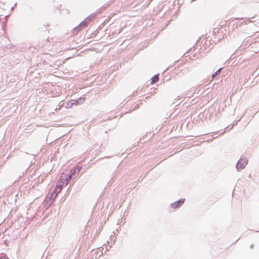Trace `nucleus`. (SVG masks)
I'll return each instance as SVG.
<instances>
[{
  "mask_svg": "<svg viewBox=\"0 0 259 259\" xmlns=\"http://www.w3.org/2000/svg\"><path fill=\"white\" fill-rule=\"evenodd\" d=\"M82 167L81 166H78L76 167H74L70 171V174L69 175L67 178H66V184L68 183L69 181L71 179L72 176L74 175L76 173H79Z\"/></svg>",
  "mask_w": 259,
  "mask_h": 259,
  "instance_id": "1",
  "label": "nucleus"
},
{
  "mask_svg": "<svg viewBox=\"0 0 259 259\" xmlns=\"http://www.w3.org/2000/svg\"><path fill=\"white\" fill-rule=\"evenodd\" d=\"M247 164V160L245 158H241L238 161L236 168L239 170L244 168Z\"/></svg>",
  "mask_w": 259,
  "mask_h": 259,
  "instance_id": "2",
  "label": "nucleus"
},
{
  "mask_svg": "<svg viewBox=\"0 0 259 259\" xmlns=\"http://www.w3.org/2000/svg\"><path fill=\"white\" fill-rule=\"evenodd\" d=\"M185 199H181L178 201H176L171 204V207L174 208H176L184 203Z\"/></svg>",
  "mask_w": 259,
  "mask_h": 259,
  "instance_id": "3",
  "label": "nucleus"
},
{
  "mask_svg": "<svg viewBox=\"0 0 259 259\" xmlns=\"http://www.w3.org/2000/svg\"><path fill=\"white\" fill-rule=\"evenodd\" d=\"M159 80V77L158 75H154L151 79V84H154Z\"/></svg>",
  "mask_w": 259,
  "mask_h": 259,
  "instance_id": "4",
  "label": "nucleus"
},
{
  "mask_svg": "<svg viewBox=\"0 0 259 259\" xmlns=\"http://www.w3.org/2000/svg\"><path fill=\"white\" fill-rule=\"evenodd\" d=\"M62 189V187L60 185H57L55 190V192H57V194L59 193Z\"/></svg>",
  "mask_w": 259,
  "mask_h": 259,
  "instance_id": "5",
  "label": "nucleus"
},
{
  "mask_svg": "<svg viewBox=\"0 0 259 259\" xmlns=\"http://www.w3.org/2000/svg\"><path fill=\"white\" fill-rule=\"evenodd\" d=\"M221 69H218L214 74L212 75V77L213 78L214 76H215L219 74L221 72Z\"/></svg>",
  "mask_w": 259,
  "mask_h": 259,
  "instance_id": "6",
  "label": "nucleus"
},
{
  "mask_svg": "<svg viewBox=\"0 0 259 259\" xmlns=\"http://www.w3.org/2000/svg\"><path fill=\"white\" fill-rule=\"evenodd\" d=\"M64 175H65V173H64V172H63V173L62 174V175H61V180H63V179L64 178Z\"/></svg>",
  "mask_w": 259,
  "mask_h": 259,
  "instance_id": "7",
  "label": "nucleus"
},
{
  "mask_svg": "<svg viewBox=\"0 0 259 259\" xmlns=\"http://www.w3.org/2000/svg\"><path fill=\"white\" fill-rule=\"evenodd\" d=\"M0 259H7V258L5 256H1V257H0Z\"/></svg>",
  "mask_w": 259,
  "mask_h": 259,
  "instance_id": "8",
  "label": "nucleus"
},
{
  "mask_svg": "<svg viewBox=\"0 0 259 259\" xmlns=\"http://www.w3.org/2000/svg\"><path fill=\"white\" fill-rule=\"evenodd\" d=\"M250 247L251 248H252L253 247V244H251Z\"/></svg>",
  "mask_w": 259,
  "mask_h": 259,
  "instance_id": "9",
  "label": "nucleus"
}]
</instances>
